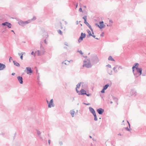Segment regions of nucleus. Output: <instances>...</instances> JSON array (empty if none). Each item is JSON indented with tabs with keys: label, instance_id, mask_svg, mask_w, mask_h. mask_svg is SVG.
<instances>
[{
	"label": "nucleus",
	"instance_id": "obj_25",
	"mask_svg": "<svg viewBox=\"0 0 146 146\" xmlns=\"http://www.w3.org/2000/svg\"><path fill=\"white\" fill-rule=\"evenodd\" d=\"M81 82H80V83H78L76 85V87L77 88H80V86H81Z\"/></svg>",
	"mask_w": 146,
	"mask_h": 146
},
{
	"label": "nucleus",
	"instance_id": "obj_17",
	"mask_svg": "<svg viewBox=\"0 0 146 146\" xmlns=\"http://www.w3.org/2000/svg\"><path fill=\"white\" fill-rule=\"evenodd\" d=\"M89 109L90 112L92 113L95 112L94 110L91 107H89Z\"/></svg>",
	"mask_w": 146,
	"mask_h": 146
},
{
	"label": "nucleus",
	"instance_id": "obj_49",
	"mask_svg": "<svg viewBox=\"0 0 146 146\" xmlns=\"http://www.w3.org/2000/svg\"><path fill=\"white\" fill-rule=\"evenodd\" d=\"M127 122L128 124V125H129V128H130V124L129 123V121H127Z\"/></svg>",
	"mask_w": 146,
	"mask_h": 146
},
{
	"label": "nucleus",
	"instance_id": "obj_2",
	"mask_svg": "<svg viewBox=\"0 0 146 146\" xmlns=\"http://www.w3.org/2000/svg\"><path fill=\"white\" fill-rule=\"evenodd\" d=\"M91 60L94 64H96L99 61L98 57L96 55H94L92 56Z\"/></svg>",
	"mask_w": 146,
	"mask_h": 146
},
{
	"label": "nucleus",
	"instance_id": "obj_1",
	"mask_svg": "<svg viewBox=\"0 0 146 146\" xmlns=\"http://www.w3.org/2000/svg\"><path fill=\"white\" fill-rule=\"evenodd\" d=\"M136 71L134 70L133 72L134 75L136 77H137L142 74V68H136Z\"/></svg>",
	"mask_w": 146,
	"mask_h": 146
},
{
	"label": "nucleus",
	"instance_id": "obj_47",
	"mask_svg": "<svg viewBox=\"0 0 146 146\" xmlns=\"http://www.w3.org/2000/svg\"><path fill=\"white\" fill-rule=\"evenodd\" d=\"M44 43L46 44H47V42H46V39H45L44 40Z\"/></svg>",
	"mask_w": 146,
	"mask_h": 146
},
{
	"label": "nucleus",
	"instance_id": "obj_9",
	"mask_svg": "<svg viewBox=\"0 0 146 146\" xmlns=\"http://www.w3.org/2000/svg\"><path fill=\"white\" fill-rule=\"evenodd\" d=\"M97 112L100 115H102L104 111V110L102 108H99L97 109Z\"/></svg>",
	"mask_w": 146,
	"mask_h": 146
},
{
	"label": "nucleus",
	"instance_id": "obj_20",
	"mask_svg": "<svg viewBox=\"0 0 146 146\" xmlns=\"http://www.w3.org/2000/svg\"><path fill=\"white\" fill-rule=\"evenodd\" d=\"M13 62L14 63V64L15 66H19L20 64H19V63L16 62L15 61H13Z\"/></svg>",
	"mask_w": 146,
	"mask_h": 146
},
{
	"label": "nucleus",
	"instance_id": "obj_29",
	"mask_svg": "<svg viewBox=\"0 0 146 146\" xmlns=\"http://www.w3.org/2000/svg\"><path fill=\"white\" fill-rule=\"evenodd\" d=\"M40 50H44V47H43V46L42 45V44H40Z\"/></svg>",
	"mask_w": 146,
	"mask_h": 146
},
{
	"label": "nucleus",
	"instance_id": "obj_3",
	"mask_svg": "<svg viewBox=\"0 0 146 146\" xmlns=\"http://www.w3.org/2000/svg\"><path fill=\"white\" fill-rule=\"evenodd\" d=\"M87 61H88V62L86 64H84L83 65V66L84 67H86L87 68H91L92 66V65L90 62V59H87Z\"/></svg>",
	"mask_w": 146,
	"mask_h": 146
},
{
	"label": "nucleus",
	"instance_id": "obj_30",
	"mask_svg": "<svg viewBox=\"0 0 146 146\" xmlns=\"http://www.w3.org/2000/svg\"><path fill=\"white\" fill-rule=\"evenodd\" d=\"M113 100H115V101L116 102H117L118 100H117V99L116 98L113 97Z\"/></svg>",
	"mask_w": 146,
	"mask_h": 146
},
{
	"label": "nucleus",
	"instance_id": "obj_10",
	"mask_svg": "<svg viewBox=\"0 0 146 146\" xmlns=\"http://www.w3.org/2000/svg\"><path fill=\"white\" fill-rule=\"evenodd\" d=\"M26 69L27 71V74L32 73L33 72V71L31 70V68L30 67H27L26 68Z\"/></svg>",
	"mask_w": 146,
	"mask_h": 146
},
{
	"label": "nucleus",
	"instance_id": "obj_41",
	"mask_svg": "<svg viewBox=\"0 0 146 146\" xmlns=\"http://www.w3.org/2000/svg\"><path fill=\"white\" fill-rule=\"evenodd\" d=\"M106 66L110 68H111V65H110V64H108Z\"/></svg>",
	"mask_w": 146,
	"mask_h": 146
},
{
	"label": "nucleus",
	"instance_id": "obj_11",
	"mask_svg": "<svg viewBox=\"0 0 146 146\" xmlns=\"http://www.w3.org/2000/svg\"><path fill=\"white\" fill-rule=\"evenodd\" d=\"M53 104V100L52 99L50 100L49 103L48 104V107L50 108L52 107H53L54 106Z\"/></svg>",
	"mask_w": 146,
	"mask_h": 146
},
{
	"label": "nucleus",
	"instance_id": "obj_21",
	"mask_svg": "<svg viewBox=\"0 0 146 146\" xmlns=\"http://www.w3.org/2000/svg\"><path fill=\"white\" fill-rule=\"evenodd\" d=\"M109 86V84H107L104 86L103 88L106 90V89H107V88Z\"/></svg>",
	"mask_w": 146,
	"mask_h": 146
},
{
	"label": "nucleus",
	"instance_id": "obj_40",
	"mask_svg": "<svg viewBox=\"0 0 146 146\" xmlns=\"http://www.w3.org/2000/svg\"><path fill=\"white\" fill-rule=\"evenodd\" d=\"M125 129L126 130H127L128 131H129L130 130V129L128 128V127H125Z\"/></svg>",
	"mask_w": 146,
	"mask_h": 146
},
{
	"label": "nucleus",
	"instance_id": "obj_12",
	"mask_svg": "<svg viewBox=\"0 0 146 146\" xmlns=\"http://www.w3.org/2000/svg\"><path fill=\"white\" fill-rule=\"evenodd\" d=\"M17 78L20 83L22 84L23 83V78L22 77L18 76L17 77Z\"/></svg>",
	"mask_w": 146,
	"mask_h": 146
},
{
	"label": "nucleus",
	"instance_id": "obj_45",
	"mask_svg": "<svg viewBox=\"0 0 146 146\" xmlns=\"http://www.w3.org/2000/svg\"><path fill=\"white\" fill-rule=\"evenodd\" d=\"M76 90L77 92V93H80V92L77 90V88H76Z\"/></svg>",
	"mask_w": 146,
	"mask_h": 146
},
{
	"label": "nucleus",
	"instance_id": "obj_63",
	"mask_svg": "<svg viewBox=\"0 0 146 146\" xmlns=\"http://www.w3.org/2000/svg\"><path fill=\"white\" fill-rule=\"evenodd\" d=\"M118 135L120 136L121 135V134L120 133H119V134H118Z\"/></svg>",
	"mask_w": 146,
	"mask_h": 146
},
{
	"label": "nucleus",
	"instance_id": "obj_19",
	"mask_svg": "<svg viewBox=\"0 0 146 146\" xmlns=\"http://www.w3.org/2000/svg\"><path fill=\"white\" fill-rule=\"evenodd\" d=\"M75 113V111L73 110H71L70 111V113L72 115V117H74V114Z\"/></svg>",
	"mask_w": 146,
	"mask_h": 146
},
{
	"label": "nucleus",
	"instance_id": "obj_37",
	"mask_svg": "<svg viewBox=\"0 0 146 146\" xmlns=\"http://www.w3.org/2000/svg\"><path fill=\"white\" fill-rule=\"evenodd\" d=\"M92 114L94 116V117L96 116V113L95 112L92 113Z\"/></svg>",
	"mask_w": 146,
	"mask_h": 146
},
{
	"label": "nucleus",
	"instance_id": "obj_42",
	"mask_svg": "<svg viewBox=\"0 0 146 146\" xmlns=\"http://www.w3.org/2000/svg\"><path fill=\"white\" fill-rule=\"evenodd\" d=\"M100 24H104V22L103 21H101L100 22Z\"/></svg>",
	"mask_w": 146,
	"mask_h": 146
},
{
	"label": "nucleus",
	"instance_id": "obj_39",
	"mask_svg": "<svg viewBox=\"0 0 146 146\" xmlns=\"http://www.w3.org/2000/svg\"><path fill=\"white\" fill-rule=\"evenodd\" d=\"M79 11L80 12H82V9L81 7L79 8Z\"/></svg>",
	"mask_w": 146,
	"mask_h": 146
},
{
	"label": "nucleus",
	"instance_id": "obj_32",
	"mask_svg": "<svg viewBox=\"0 0 146 146\" xmlns=\"http://www.w3.org/2000/svg\"><path fill=\"white\" fill-rule=\"evenodd\" d=\"M78 52H79L80 53V54L81 55H82L83 54V53L82 52V51L81 50H78Z\"/></svg>",
	"mask_w": 146,
	"mask_h": 146
},
{
	"label": "nucleus",
	"instance_id": "obj_55",
	"mask_svg": "<svg viewBox=\"0 0 146 146\" xmlns=\"http://www.w3.org/2000/svg\"><path fill=\"white\" fill-rule=\"evenodd\" d=\"M50 140H48V143L49 144H50Z\"/></svg>",
	"mask_w": 146,
	"mask_h": 146
},
{
	"label": "nucleus",
	"instance_id": "obj_43",
	"mask_svg": "<svg viewBox=\"0 0 146 146\" xmlns=\"http://www.w3.org/2000/svg\"><path fill=\"white\" fill-rule=\"evenodd\" d=\"M85 95H86L88 96H91V94H87V93H86V94Z\"/></svg>",
	"mask_w": 146,
	"mask_h": 146
},
{
	"label": "nucleus",
	"instance_id": "obj_7",
	"mask_svg": "<svg viewBox=\"0 0 146 146\" xmlns=\"http://www.w3.org/2000/svg\"><path fill=\"white\" fill-rule=\"evenodd\" d=\"M1 25L3 26H7L9 28H11V24L8 22L2 23Z\"/></svg>",
	"mask_w": 146,
	"mask_h": 146
},
{
	"label": "nucleus",
	"instance_id": "obj_31",
	"mask_svg": "<svg viewBox=\"0 0 146 146\" xmlns=\"http://www.w3.org/2000/svg\"><path fill=\"white\" fill-rule=\"evenodd\" d=\"M105 90H106L103 88L102 90L101 91V92L102 93H104L105 92Z\"/></svg>",
	"mask_w": 146,
	"mask_h": 146
},
{
	"label": "nucleus",
	"instance_id": "obj_54",
	"mask_svg": "<svg viewBox=\"0 0 146 146\" xmlns=\"http://www.w3.org/2000/svg\"><path fill=\"white\" fill-rule=\"evenodd\" d=\"M90 36H91V35H89L88 34V35H87V37L88 38H89V37Z\"/></svg>",
	"mask_w": 146,
	"mask_h": 146
},
{
	"label": "nucleus",
	"instance_id": "obj_53",
	"mask_svg": "<svg viewBox=\"0 0 146 146\" xmlns=\"http://www.w3.org/2000/svg\"><path fill=\"white\" fill-rule=\"evenodd\" d=\"M38 84L39 85V86H41V84L40 83V82L39 81H38Z\"/></svg>",
	"mask_w": 146,
	"mask_h": 146
},
{
	"label": "nucleus",
	"instance_id": "obj_14",
	"mask_svg": "<svg viewBox=\"0 0 146 146\" xmlns=\"http://www.w3.org/2000/svg\"><path fill=\"white\" fill-rule=\"evenodd\" d=\"M80 92L79 93V95H83L86 94V91L84 89H81L80 91Z\"/></svg>",
	"mask_w": 146,
	"mask_h": 146
},
{
	"label": "nucleus",
	"instance_id": "obj_61",
	"mask_svg": "<svg viewBox=\"0 0 146 146\" xmlns=\"http://www.w3.org/2000/svg\"><path fill=\"white\" fill-rule=\"evenodd\" d=\"M37 79H38V81H39V76L38 77Z\"/></svg>",
	"mask_w": 146,
	"mask_h": 146
},
{
	"label": "nucleus",
	"instance_id": "obj_23",
	"mask_svg": "<svg viewBox=\"0 0 146 146\" xmlns=\"http://www.w3.org/2000/svg\"><path fill=\"white\" fill-rule=\"evenodd\" d=\"M108 60H111L112 61H115V60L112 58V57L111 56H109L108 58Z\"/></svg>",
	"mask_w": 146,
	"mask_h": 146
},
{
	"label": "nucleus",
	"instance_id": "obj_46",
	"mask_svg": "<svg viewBox=\"0 0 146 146\" xmlns=\"http://www.w3.org/2000/svg\"><path fill=\"white\" fill-rule=\"evenodd\" d=\"M90 29V30H91V31L92 32V34H94V33L93 32V30L92 29V28L91 29Z\"/></svg>",
	"mask_w": 146,
	"mask_h": 146
},
{
	"label": "nucleus",
	"instance_id": "obj_4",
	"mask_svg": "<svg viewBox=\"0 0 146 146\" xmlns=\"http://www.w3.org/2000/svg\"><path fill=\"white\" fill-rule=\"evenodd\" d=\"M36 19V17L35 16H33V18L27 21H22L21 24H28L30 23H31L32 21L35 20Z\"/></svg>",
	"mask_w": 146,
	"mask_h": 146
},
{
	"label": "nucleus",
	"instance_id": "obj_48",
	"mask_svg": "<svg viewBox=\"0 0 146 146\" xmlns=\"http://www.w3.org/2000/svg\"><path fill=\"white\" fill-rule=\"evenodd\" d=\"M103 33H102L101 34V35H100V36H102V37L103 36H104Z\"/></svg>",
	"mask_w": 146,
	"mask_h": 146
},
{
	"label": "nucleus",
	"instance_id": "obj_64",
	"mask_svg": "<svg viewBox=\"0 0 146 146\" xmlns=\"http://www.w3.org/2000/svg\"><path fill=\"white\" fill-rule=\"evenodd\" d=\"M84 57L85 58H87V56H84Z\"/></svg>",
	"mask_w": 146,
	"mask_h": 146
},
{
	"label": "nucleus",
	"instance_id": "obj_51",
	"mask_svg": "<svg viewBox=\"0 0 146 146\" xmlns=\"http://www.w3.org/2000/svg\"><path fill=\"white\" fill-rule=\"evenodd\" d=\"M78 23H79L78 21H76V25H78Z\"/></svg>",
	"mask_w": 146,
	"mask_h": 146
},
{
	"label": "nucleus",
	"instance_id": "obj_60",
	"mask_svg": "<svg viewBox=\"0 0 146 146\" xmlns=\"http://www.w3.org/2000/svg\"><path fill=\"white\" fill-rule=\"evenodd\" d=\"M74 100V98H72V101H73Z\"/></svg>",
	"mask_w": 146,
	"mask_h": 146
},
{
	"label": "nucleus",
	"instance_id": "obj_18",
	"mask_svg": "<svg viewBox=\"0 0 146 146\" xmlns=\"http://www.w3.org/2000/svg\"><path fill=\"white\" fill-rule=\"evenodd\" d=\"M84 23L86 25V26L89 27L90 29H91L92 27L87 22V21H85V22H84Z\"/></svg>",
	"mask_w": 146,
	"mask_h": 146
},
{
	"label": "nucleus",
	"instance_id": "obj_56",
	"mask_svg": "<svg viewBox=\"0 0 146 146\" xmlns=\"http://www.w3.org/2000/svg\"><path fill=\"white\" fill-rule=\"evenodd\" d=\"M62 64H64L65 65H66V62H63L62 63Z\"/></svg>",
	"mask_w": 146,
	"mask_h": 146
},
{
	"label": "nucleus",
	"instance_id": "obj_33",
	"mask_svg": "<svg viewBox=\"0 0 146 146\" xmlns=\"http://www.w3.org/2000/svg\"><path fill=\"white\" fill-rule=\"evenodd\" d=\"M94 120L95 121H97L98 120V119H97V116H94Z\"/></svg>",
	"mask_w": 146,
	"mask_h": 146
},
{
	"label": "nucleus",
	"instance_id": "obj_52",
	"mask_svg": "<svg viewBox=\"0 0 146 146\" xmlns=\"http://www.w3.org/2000/svg\"><path fill=\"white\" fill-rule=\"evenodd\" d=\"M11 59L12 60V57H10L9 59V61L10 62H11Z\"/></svg>",
	"mask_w": 146,
	"mask_h": 146
},
{
	"label": "nucleus",
	"instance_id": "obj_6",
	"mask_svg": "<svg viewBox=\"0 0 146 146\" xmlns=\"http://www.w3.org/2000/svg\"><path fill=\"white\" fill-rule=\"evenodd\" d=\"M130 94L131 96L134 97L137 95V92L135 90L132 89L131 90Z\"/></svg>",
	"mask_w": 146,
	"mask_h": 146
},
{
	"label": "nucleus",
	"instance_id": "obj_62",
	"mask_svg": "<svg viewBox=\"0 0 146 146\" xmlns=\"http://www.w3.org/2000/svg\"><path fill=\"white\" fill-rule=\"evenodd\" d=\"M15 74V73H12L11 74L12 75H14Z\"/></svg>",
	"mask_w": 146,
	"mask_h": 146
},
{
	"label": "nucleus",
	"instance_id": "obj_57",
	"mask_svg": "<svg viewBox=\"0 0 146 146\" xmlns=\"http://www.w3.org/2000/svg\"><path fill=\"white\" fill-rule=\"evenodd\" d=\"M91 36H92V37H94V38H95V37H96V36L95 35H91Z\"/></svg>",
	"mask_w": 146,
	"mask_h": 146
},
{
	"label": "nucleus",
	"instance_id": "obj_38",
	"mask_svg": "<svg viewBox=\"0 0 146 146\" xmlns=\"http://www.w3.org/2000/svg\"><path fill=\"white\" fill-rule=\"evenodd\" d=\"M92 114L94 116V117L96 116V113L95 112L92 113Z\"/></svg>",
	"mask_w": 146,
	"mask_h": 146
},
{
	"label": "nucleus",
	"instance_id": "obj_5",
	"mask_svg": "<svg viewBox=\"0 0 146 146\" xmlns=\"http://www.w3.org/2000/svg\"><path fill=\"white\" fill-rule=\"evenodd\" d=\"M86 36V34L85 33H82L81 34L80 36L79 37L78 39V42L79 43L80 42L82 41L83 40L84 38H85Z\"/></svg>",
	"mask_w": 146,
	"mask_h": 146
},
{
	"label": "nucleus",
	"instance_id": "obj_59",
	"mask_svg": "<svg viewBox=\"0 0 146 146\" xmlns=\"http://www.w3.org/2000/svg\"><path fill=\"white\" fill-rule=\"evenodd\" d=\"M109 21H110V22H111V23H113V21L111 20H110Z\"/></svg>",
	"mask_w": 146,
	"mask_h": 146
},
{
	"label": "nucleus",
	"instance_id": "obj_22",
	"mask_svg": "<svg viewBox=\"0 0 146 146\" xmlns=\"http://www.w3.org/2000/svg\"><path fill=\"white\" fill-rule=\"evenodd\" d=\"M36 131H37V135H38V136H39L40 137V138L41 139H42V137H40V134H41L40 132L39 131H38L37 130H36Z\"/></svg>",
	"mask_w": 146,
	"mask_h": 146
},
{
	"label": "nucleus",
	"instance_id": "obj_13",
	"mask_svg": "<svg viewBox=\"0 0 146 146\" xmlns=\"http://www.w3.org/2000/svg\"><path fill=\"white\" fill-rule=\"evenodd\" d=\"M139 65V64L137 63H135L134 64V65L132 67L133 72H134V68H135L136 69V68H138Z\"/></svg>",
	"mask_w": 146,
	"mask_h": 146
},
{
	"label": "nucleus",
	"instance_id": "obj_26",
	"mask_svg": "<svg viewBox=\"0 0 146 146\" xmlns=\"http://www.w3.org/2000/svg\"><path fill=\"white\" fill-rule=\"evenodd\" d=\"M58 33L61 35H62V32L60 30H58Z\"/></svg>",
	"mask_w": 146,
	"mask_h": 146
},
{
	"label": "nucleus",
	"instance_id": "obj_58",
	"mask_svg": "<svg viewBox=\"0 0 146 146\" xmlns=\"http://www.w3.org/2000/svg\"><path fill=\"white\" fill-rule=\"evenodd\" d=\"M4 135V133H1L0 134V135Z\"/></svg>",
	"mask_w": 146,
	"mask_h": 146
},
{
	"label": "nucleus",
	"instance_id": "obj_16",
	"mask_svg": "<svg viewBox=\"0 0 146 146\" xmlns=\"http://www.w3.org/2000/svg\"><path fill=\"white\" fill-rule=\"evenodd\" d=\"M96 25H97L98 27L101 29L104 27L105 26V25L104 24H100V25H99L97 24H96Z\"/></svg>",
	"mask_w": 146,
	"mask_h": 146
},
{
	"label": "nucleus",
	"instance_id": "obj_50",
	"mask_svg": "<svg viewBox=\"0 0 146 146\" xmlns=\"http://www.w3.org/2000/svg\"><path fill=\"white\" fill-rule=\"evenodd\" d=\"M64 44L67 46H68V43L66 42H65L64 43Z\"/></svg>",
	"mask_w": 146,
	"mask_h": 146
},
{
	"label": "nucleus",
	"instance_id": "obj_8",
	"mask_svg": "<svg viewBox=\"0 0 146 146\" xmlns=\"http://www.w3.org/2000/svg\"><path fill=\"white\" fill-rule=\"evenodd\" d=\"M44 52V50H38L36 51L35 52L37 54L38 56H39L43 54Z\"/></svg>",
	"mask_w": 146,
	"mask_h": 146
},
{
	"label": "nucleus",
	"instance_id": "obj_24",
	"mask_svg": "<svg viewBox=\"0 0 146 146\" xmlns=\"http://www.w3.org/2000/svg\"><path fill=\"white\" fill-rule=\"evenodd\" d=\"M117 67V66H115L113 68V70L114 71V72L115 73L117 72V70H115V69Z\"/></svg>",
	"mask_w": 146,
	"mask_h": 146
},
{
	"label": "nucleus",
	"instance_id": "obj_28",
	"mask_svg": "<svg viewBox=\"0 0 146 146\" xmlns=\"http://www.w3.org/2000/svg\"><path fill=\"white\" fill-rule=\"evenodd\" d=\"M82 18L84 20V21H87V16L86 15L84 16Z\"/></svg>",
	"mask_w": 146,
	"mask_h": 146
},
{
	"label": "nucleus",
	"instance_id": "obj_35",
	"mask_svg": "<svg viewBox=\"0 0 146 146\" xmlns=\"http://www.w3.org/2000/svg\"><path fill=\"white\" fill-rule=\"evenodd\" d=\"M21 54H25V53L24 52H22L20 53H19L18 54V55L19 56H21Z\"/></svg>",
	"mask_w": 146,
	"mask_h": 146
},
{
	"label": "nucleus",
	"instance_id": "obj_34",
	"mask_svg": "<svg viewBox=\"0 0 146 146\" xmlns=\"http://www.w3.org/2000/svg\"><path fill=\"white\" fill-rule=\"evenodd\" d=\"M31 54L32 55H33L34 56H35V53L33 51L31 52Z\"/></svg>",
	"mask_w": 146,
	"mask_h": 146
},
{
	"label": "nucleus",
	"instance_id": "obj_36",
	"mask_svg": "<svg viewBox=\"0 0 146 146\" xmlns=\"http://www.w3.org/2000/svg\"><path fill=\"white\" fill-rule=\"evenodd\" d=\"M24 54H21V55L20 56V58L21 60L23 59V55Z\"/></svg>",
	"mask_w": 146,
	"mask_h": 146
},
{
	"label": "nucleus",
	"instance_id": "obj_44",
	"mask_svg": "<svg viewBox=\"0 0 146 146\" xmlns=\"http://www.w3.org/2000/svg\"><path fill=\"white\" fill-rule=\"evenodd\" d=\"M59 143L60 145H62L63 144V143L62 141L59 142Z\"/></svg>",
	"mask_w": 146,
	"mask_h": 146
},
{
	"label": "nucleus",
	"instance_id": "obj_27",
	"mask_svg": "<svg viewBox=\"0 0 146 146\" xmlns=\"http://www.w3.org/2000/svg\"><path fill=\"white\" fill-rule=\"evenodd\" d=\"M87 32L89 35H92V34H91V31L88 29L87 30Z\"/></svg>",
	"mask_w": 146,
	"mask_h": 146
},
{
	"label": "nucleus",
	"instance_id": "obj_15",
	"mask_svg": "<svg viewBox=\"0 0 146 146\" xmlns=\"http://www.w3.org/2000/svg\"><path fill=\"white\" fill-rule=\"evenodd\" d=\"M6 67L5 65L0 63V70H2L5 68Z\"/></svg>",
	"mask_w": 146,
	"mask_h": 146
}]
</instances>
